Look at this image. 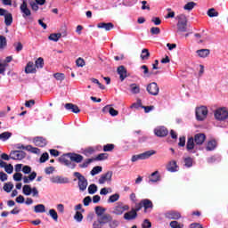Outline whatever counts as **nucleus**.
I'll list each match as a JSON object with an SVG mask.
<instances>
[{"mask_svg": "<svg viewBox=\"0 0 228 228\" xmlns=\"http://www.w3.org/2000/svg\"><path fill=\"white\" fill-rule=\"evenodd\" d=\"M215 118L216 120H226L228 118V110L225 107L217 109L215 111Z\"/></svg>", "mask_w": 228, "mask_h": 228, "instance_id": "nucleus-6", "label": "nucleus"}, {"mask_svg": "<svg viewBox=\"0 0 228 228\" xmlns=\"http://www.w3.org/2000/svg\"><path fill=\"white\" fill-rule=\"evenodd\" d=\"M150 56H151V53H149V49L144 48L142 50V53H141L142 60H147L148 58H150Z\"/></svg>", "mask_w": 228, "mask_h": 228, "instance_id": "nucleus-44", "label": "nucleus"}, {"mask_svg": "<svg viewBox=\"0 0 228 228\" xmlns=\"http://www.w3.org/2000/svg\"><path fill=\"white\" fill-rule=\"evenodd\" d=\"M11 159H24L26 158V152L22 151H14L10 154Z\"/></svg>", "mask_w": 228, "mask_h": 228, "instance_id": "nucleus-15", "label": "nucleus"}, {"mask_svg": "<svg viewBox=\"0 0 228 228\" xmlns=\"http://www.w3.org/2000/svg\"><path fill=\"white\" fill-rule=\"evenodd\" d=\"M186 149L189 151V152H191V151L195 149V141L193 140V137L188 139Z\"/></svg>", "mask_w": 228, "mask_h": 228, "instance_id": "nucleus-30", "label": "nucleus"}, {"mask_svg": "<svg viewBox=\"0 0 228 228\" xmlns=\"http://www.w3.org/2000/svg\"><path fill=\"white\" fill-rule=\"evenodd\" d=\"M35 213H45V206L44 204H38L34 207Z\"/></svg>", "mask_w": 228, "mask_h": 228, "instance_id": "nucleus-36", "label": "nucleus"}, {"mask_svg": "<svg viewBox=\"0 0 228 228\" xmlns=\"http://www.w3.org/2000/svg\"><path fill=\"white\" fill-rule=\"evenodd\" d=\"M108 158H110L108 153H100L94 159V161H105Z\"/></svg>", "mask_w": 228, "mask_h": 228, "instance_id": "nucleus-33", "label": "nucleus"}, {"mask_svg": "<svg viewBox=\"0 0 228 228\" xmlns=\"http://www.w3.org/2000/svg\"><path fill=\"white\" fill-rule=\"evenodd\" d=\"M65 108L68 110H71L72 113H79V111H81L79 107H77V105H74L73 103H66Z\"/></svg>", "mask_w": 228, "mask_h": 228, "instance_id": "nucleus-25", "label": "nucleus"}, {"mask_svg": "<svg viewBox=\"0 0 228 228\" xmlns=\"http://www.w3.org/2000/svg\"><path fill=\"white\" fill-rule=\"evenodd\" d=\"M151 35H159V33H161V29H159L158 27H152L151 28Z\"/></svg>", "mask_w": 228, "mask_h": 228, "instance_id": "nucleus-62", "label": "nucleus"}, {"mask_svg": "<svg viewBox=\"0 0 228 228\" xmlns=\"http://www.w3.org/2000/svg\"><path fill=\"white\" fill-rule=\"evenodd\" d=\"M6 67H8V64L0 62V74L4 75V72H6Z\"/></svg>", "mask_w": 228, "mask_h": 228, "instance_id": "nucleus-61", "label": "nucleus"}, {"mask_svg": "<svg viewBox=\"0 0 228 228\" xmlns=\"http://www.w3.org/2000/svg\"><path fill=\"white\" fill-rule=\"evenodd\" d=\"M154 154H156V151H148L139 155H134L131 159V161L132 163H135V161H138L140 159H149V158H151V156H154Z\"/></svg>", "mask_w": 228, "mask_h": 228, "instance_id": "nucleus-2", "label": "nucleus"}, {"mask_svg": "<svg viewBox=\"0 0 228 228\" xmlns=\"http://www.w3.org/2000/svg\"><path fill=\"white\" fill-rule=\"evenodd\" d=\"M196 145H202L206 142V134H196L193 138Z\"/></svg>", "mask_w": 228, "mask_h": 228, "instance_id": "nucleus-19", "label": "nucleus"}, {"mask_svg": "<svg viewBox=\"0 0 228 228\" xmlns=\"http://www.w3.org/2000/svg\"><path fill=\"white\" fill-rule=\"evenodd\" d=\"M177 29L181 33H186V29H188V23H177Z\"/></svg>", "mask_w": 228, "mask_h": 228, "instance_id": "nucleus-39", "label": "nucleus"}, {"mask_svg": "<svg viewBox=\"0 0 228 228\" xmlns=\"http://www.w3.org/2000/svg\"><path fill=\"white\" fill-rule=\"evenodd\" d=\"M49 215H50L51 218H53V220H54V222H58V213L56 212V210H54L53 208L50 209Z\"/></svg>", "mask_w": 228, "mask_h": 228, "instance_id": "nucleus-50", "label": "nucleus"}, {"mask_svg": "<svg viewBox=\"0 0 228 228\" xmlns=\"http://www.w3.org/2000/svg\"><path fill=\"white\" fill-rule=\"evenodd\" d=\"M36 69H44V59L42 57L36 61Z\"/></svg>", "mask_w": 228, "mask_h": 228, "instance_id": "nucleus-51", "label": "nucleus"}, {"mask_svg": "<svg viewBox=\"0 0 228 228\" xmlns=\"http://www.w3.org/2000/svg\"><path fill=\"white\" fill-rule=\"evenodd\" d=\"M130 92L131 94H134V95H136L137 94H140V86L134 83L131 84L130 86Z\"/></svg>", "mask_w": 228, "mask_h": 228, "instance_id": "nucleus-31", "label": "nucleus"}, {"mask_svg": "<svg viewBox=\"0 0 228 228\" xmlns=\"http://www.w3.org/2000/svg\"><path fill=\"white\" fill-rule=\"evenodd\" d=\"M118 74H119L121 81H124V79L127 77V70L126 69V67L119 66L118 68Z\"/></svg>", "mask_w": 228, "mask_h": 228, "instance_id": "nucleus-24", "label": "nucleus"}, {"mask_svg": "<svg viewBox=\"0 0 228 228\" xmlns=\"http://www.w3.org/2000/svg\"><path fill=\"white\" fill-rule=\"evenodd\" d=\"M141 206H142V208H144V213H148V211L150 209H152V208H154L152 201H151V200H147V199L141 200Z\"/></svg>", "mask_w": 228, "mask_h": 228, "instance_id": "nucleus-17", "label": "nucleus"}, {"mask_svg": "<svg viewBox=\"0 0 228 228\" xmlns=\"http://www.w3.org/2000/svg\"><path fill=\"white\" fill-rule=\"evenodd\" d=\"M95 213H96L98 218H100V216H102L104 215V213H106V208H104L102 207H96Z\"/></svg>", "mask_w": 228, "mask_h": 228, "instance_id": "nucleus-43", "label": "nucleus"}, {"mask_svg": "<svg viewBox=\"0 0 228 228\" xmlns=\"http://www.w3.org/2000/svg\"><path fill=\"white\" fill-rule=\"evenodd\" d=\"M33 143H35L37 147H45V145H47V141L43 137H36L33 140Z\"/></svg>", "mask_w": 228, "mask_h": 228, "instance_id": "nucleus-22", "label": "nucleus"}, {"mask_svg": "<svg viewBox=\"0 0 228 228\" xmlns=\"http://www.w3.org/2000/svg\"><path fill=\"white\" fill-rule=\"evenodd\" d=\"M216 147H218V141H216V139H210L206 144V151L211 152L215 151Z\"/></svg>", "mask_w": 228, "mask_h": 228, "instance_id": "nucleus-11", "label": "nucleus"}, {"mask_svg": "<svg viewBox=\"0 0 228 228\" xmlns=\"http://www.w3.org/2000/svg\"><path fill=\"white\" fill-rule=\"evenodd\" d=\"M118 199H120V195L118 193H116V194L110 196L107 202L109 204H113V202H117V200H118Z\"/></svg>", "mask_w": 228, "mask_h": 228, "instance_id": "nucleus-38", "label": "nucleus"}, {"mask_svg": "<svg viewBox=\"0 0 228 228\" xmlns=\"http://www.w3.org/2000/svg\"><path fill=\"white\" fill-rule=\"evenodd\" d=\"M94 159H87L82 164L79 165L80 168H86L91 163H94Z\"/></svg>", "mask_w": 228, "mask_h": 228, "instance_id": "nucleus-46", "label": "nucleus"}, {"mask_svg": "<svg viewBox=\"0 0 228 228\" xmlns=\"http://www.w3.org/2000/svg\"><path fill=\"white\" fill-rule=\"evenodd\" d=\"M29 5L31 6V9L34 11V12H38V4H37V2L35 1H30L29 2Z\"/></svg>", "mask_w": 228, "mask_h": 228, "instance_id": "nucleus-60", "label": "nucleus"}, {"mask_svg": "<svg viewBox=\"0 0 228 228\" xmlns=\"http://www.w3.org/2000/svg\"><path fill=\"white\" fill-rule=\"evenodd\" d=\"M74 218L77 222H83V214H81V212L79 211H77L74 216Z\"/></svg>", "mask_w": 228, "mask_h": 228, "instance_id": "nucleus-58", "label": "nucleus"}, {"mask_svg": "<svg viewBox=\"0 0 228 228\" xmlns=\"http://www.w3.org/2000/svg\"><path fill=\"white\" fill-rule=\"evenodd\" d=\"M25 151H28V152H32L33 154H39L40 150L38 148H35L31 145H27L25 148Z\"/></svg>", "mask_w": 228, "mask_h": 228, "instance_id": "nucleus-40", "label": "nucleus"}, {"mask_svg": "<svg viewBox=\"0 0 228 228\" xmlns=\"http://www.w3.org/2000/svg\"><path fill=\"white\" fill-rule=\"evenodd\" d=\"M20 12L22 13L23 19L30 17L31 10H29V8H28V2L26 0L22 1V4L20 6Z\"/></svg>", "mask_w": 228, "mask_h": 228, "instance_id": "nucleus-9", "label": "nucleus"}, {"mask_svg": "<svg viewBox=\"0 0 228 228\" xmlns=\"http://www.w3.org/2000/svg\"><path fill=\"white\" fill-rule=\"evenodd\" d=\"M4 191H6L7 193H10V191H12V190H13V183H6L4 185Z\"/></svg>", "mask_w": 228, "mask_h": 228, "instance_id": "nucleus-53", "label": "nucleus"}, {"mask_svg": "<svg viewBox=\"0 0 228 228\" xmlns=\"http://www.w3.org/2000/svg\"><path fill=\"white\" fill-rule=\"evenodd\" d=\"M115 149V144L108 143L103 145V152H111Z\"/></svg>", "mask_w": 228, "mask_h": 228, "instance_id": "nucleus-47", "label": "nucleus"}, {"mask_svg": "<svg viewBox=\"0 0 228 228\" xmlns=\"http://www.w3.org/2000/svg\"><path fill=\"white\" fill-rule=\"evenodd\" d=\"M50 181L51 183H53L55 184H67V183H69V178L56 175V176L51 177Z\"/></svg>", "mask_w": 228, "mask_h": 228, "instance_id": "nucleus-12", "label": "nucleus"}, {"mask_svg": "<svg viewBox=\"0 0 228 228\" xmlns=\"http://www.w3.org/2000/svg\"><path fill=\"white\" fill-rule=\"evenodd\" d=\"M151 183H158L159 181V172L155 171L150 175Z\"/></svg>", "mask_w": 228, "mask_h": 228, "instance_id": "nucleus-34", "label": "nucleus"}, {"mask_svg": "<svg viewBox=\"0 0 228 228\" xmlns=\"http://www.w3.org/2000/svg\"><path fill=\"white\" fill-rule=\"evenodd\" d=\"M97 185L95 183H92L88 187V194L89 195H94V193H97Z\"/></svg>", "mask_w": 228, "mask_h": 228, "instance_id": "nucleus-45", "label": "nucleus"}, {"mask_svg": "<svg viewBox=\"0 0 228 228\" xmlns=\"http://www.w3.org/2000/svg\"><path fill=\"white\" fill-rule=\"evenodd\" d=\"M26 74H35L37 72V67L33 63V61H29L27 63L25 68Z\"/></svg>", "mask_w": 228, "mask_h": 228, "instance_id": "nucleus-21", "label": "nucleus"}, {"mask_svg": "<svg viewBox=\"0 0 228 228\" xmlns=\"http://www.w3.org/2000/svg\"><path fill=\"white\" fill-rule=\"evenodd\" d=\"M209 53V49H200L196 51V54H198L199 58H208Z\"/></svg>", "mask_w": 228, "mask_h": 228, "instance_id": "nucleus-27", "label": "nucleus"}, {"mask_svg": "<svg viewBox=\"0 0 228 228\" xmlns=\"http://www.w3.org/2000/svg\"><path fill=\"white\" fill-rule=\"evenodd\" d=\"M102 223H101V220L98 219L97 221H94L93 224V228H102Z\"/></svg>", "mask_w": 228, "mask_h": 228, "instance_id": "nucleus-63", "label": "nucleus"}, {"mask_svg": "<svg viewBox=\"0 0 228 228\" xmlns=\"http://www.w3.org/2000/svg\"><path fill=\"white\" fill-rule=\"evenodd\" d=\"M6 37L4 36H0V49L3 50L6 47Z\"/></svg>", "mask_w": 228, "mask_h": 228, "instance_id": "nucleus-52", "label": "nucleus"}, {"mask_svg": "<svg viewBox=\"0 0 228 228\" xmlns=\"http://www.w3.org/2000/svg\"><path fill=\"white\" fill-rule=\"evenodd\" d=\"M13 179L15 181H22V175L20 173H16L13 175Z\"/></svg>", "mask_w": 228, "mask_h": 228, "instance_id": "nucleus-64", "label": "nucleus"}, {"mask_svg": "<svg viewBox=\"0 0 228 228\" xmlns=\"http://www.w3.org/2000/svg\"><path fill=\"white\" fill-rule=\"evenodd\" d=\"M138 216V213H136V210L132 209L129 212L125 213L124 218L125 220H134Z\"/></svg>", "mask_w": 228, "mask_h": 228, "instance_id": "nucleus-23", "label": "nucleus"}, {"mask_svg": "<svg viewBox=\"0 0 228 228\" xmlns=\"http://www.w3.org/2000/svg\"><path fill=\"white\" fill-rule=\"evenodd\" d=\"M68 158H69L70 161H73L74 163H81L85 158L81 154L77 153H68Z\"/></svg>", "mask_w": 228, "mask_h": 228, "instance_id": "nucleus-14", "label": "nucleus"}, {"mask_svg": "<svg viewBox=\"0 0 228 228\" xmlns=\"http://www.w3.org/2000/svg\"><path fill=\"white\" fill-rule=\"evenodd\" d=\"M102 113H110L111 117H117L118 111L111 107V105H106L102 110Z\"/></svg>", "mask_w": 228, "mask_h": 228, "instance_id": "nucleus-18", "label": "nucleus"}, {"mask_svg": "<svg viewBox=\"0 0 228 228\" xmlns=\"http://www.w3.org/2000/svg\"><path fill=\"white\" fill-rule=\"evenodd\" d=\"M207 14L208 15V17H218V12H216V10L215 8H211L207 12Z\"/></svg>", "mask_w": 228, "mask_h": 228, "instance_id": "nucleus-49", "label": "nucleus"}, {"mask_svg": "<svg viewBox=\"0 0 228 228\" xmlns=\"http://www.w3.org/2000/svg\"><path fill=\"white\" fill-rule=\"evenodd\" d=\"M208 118V107L201 106L196 108V118L197 120L202 121L206 120Z\"/></svg>", "mask_w": 228, "mask_h": 228, "instance_id": "nucleus-3", "label": "nucleus"}, {"mask_svg": "<svg viewBox=\"0 0 228 228\" xmlns=\"http://www.w3.org/2000/svg\"><path fill=\"white\" fill-rule=\"evenodd\" d=\"M154 134L156 136L163 138V136H167V134H168V130L165 128V126H159L154 129Z\"/></svg>", "mask_w": 228, "mask_h": 228, "instance_id": "nucleus-16", "label": "nucleus"}, {"mask_svg": "<svg viewBox=\"0 0 228 228\" xmlns=\"http://www.w3.org/2000/svg\"><path fill=\"white\" fill-rule=\"evenodd\" d=\"M49 40L53 42H58L61 38V33H53L49 36Z\"/></svg>", "mask_w": 228, "mask_h": 228, "instance_id": "nucleus-37", "label": "nucleus"}, {"mask_svg": "<svg viewBox=\"0 0 228 228\" xmlns=\"http://www.w3.org/2000/svg\"><path fill=\"white\" fill-rule=\"evenodd\" d=\"M195 6H197V4L195 2H189L183 6V9L187 12H191V10L195 8Z\"/></svg>", "mask_w": 228, "mask_h": 228, "instance_id": "nucleus-41", "label": "nucleus"}, {"mask_svg": "<svg viewBox=\"0 0 228 228\" xmlns=\"http://www.w3.org/2000/svg\"><path fill=\"white\" fill-rule=\"evenodd\" d=\"M142 228H151V227H152V224L151 223V221H149V219H145L142 224Z\"/></svg>", "mask_w": 228, "mask_h": 228, "instance_id": "nucleus-59", "label": "nucleus"}, {"mask_svg": "<svg viewBox=\"0 0 228 228\" xmlns=\"http://www.w3.org/2000/svg\"><path fill=\"white\" fill-rule=\"evenodd\" d=\"M124 211H129V206L122 203H118L111 211L112 215L120 216L124 214Z\"/></svg>", "mask_w": 228, "mask_h": 228, "instance_id": "nucleus-7", "label": "nucleus"}, {"mask_svg": "<svg viewBox=\"0 0 228 228\" xmlns=\"http://www.w3.org/2000/svg\"><path fill=\"white\" fill-rule=\"evenodd\" d=\"M23 195H26L27 197H29V195H32V197L38 198V189L37 187L31 188V185H24L22 188Z\"/></svg>", "mask_w": 228, "mask_h": 228, "instance_id": "nucleus-4", "label": "nucleus"}, {"mask_svg": "<svg viewBox=\"0 0 228 228\" xmlns=\"http://www.w3.org/2000/svg\"><path fill=\"white\" fill-rule=\"evenodd\" d=\"M146 90L148 94H150V95L156 96L159 94V86H158V84L156 82L150 83L147 86Z\"/></svg>", "mask_w": 228, "mask_h": 228, "instance_id": "nucleus-8", "label": "nucleus"}, {"mask_svg": "<svg viewBox=\"0 0 228 228\" xmlns=\"http://www.w3.org/2000/svg\"><path fill=\"white\" fill-rule=\"evenodd\" d=\"M97 28H99L100 29H105V31H111V29L115 28V26L111 22H109V23L101 22L97 24Z\"/></svg>", "mask_w": 228, "mask_h": 228, "instance_id": "nucleus-20", "label": "nucleus"}, {"mask_svg": "<svg viewBox=\"0 0 228 228\" xmlns=\"http://www.w3.org/2000/svg\"><path fill=\"white\" fill-rule=\"evenodd\" d=\"M119 224L120 223L118 222V220L113 219V217H111L110 221L109 222V227L117 228L118 227Z\"/></svg>", "mask_w": 228, "mask_h": 228, "instance_id": "nucleus-48", "label": "nucleus"}, {"mask_svg": "<svg viewBox=\"0 0 228 228\" xmlns=\"http://www.w3.org/2000/svg\"><path fill=\"white\" fill-rule=\"evenodd\" d=\"M169 225H170L171 228H183L184 227V225L183 224H180L177 221H172L169 224Z\"/></svg>", "mask_w": 228, "mask_h": 228, "instance_id": "nucleus-54", "label": "nucleus"}, {"mask_svg": "<svg viewBox=\"0 0 228 228\" xmlns=\"http://www.w3.org/2000/svg\"><path fill=\"white\" fill-rule=\"evenodd\" d=\"M12 134L11 132H4L0 134V140L2 142H7V140H10L12 138Z\"/></svg>", "mask_w": 228, "mask_h": 228, "instance_id": "nucleus-32", "label": "nucleus"}, {"mask_svg": "<svg viewBox=\"0 0 228 228\" xmlns=\"http://www.w3.org/2000/svg\"><path fill=\"white\" fill-rule=\"evenodd\" d=\"M113 191L111 190V188H102L100 191V195H108V193H111Z\"/></svg>", "mask_w": 228, "mask_h": 228, "instance_id": "nucleus-57", "label": "nucleus"}, {"mask_svg": "<svg viewBox=\"0 0 228 228\" xmlns=\"http://www.w3.org/2000/svg\"><path fill=\"white\" fill-rule=\"evenodd\" d=\"M0 15L1 17H4L5 26H12V23L13 22V16L10 12L6 11V9L0 8Z\"/></svg>", "mask_w": 228, "mask_h": 228, "instance_id": "nucleus-5", "label": "nucleus"}, {"mask_svg": "<svg viewBox=\"0 0 228 228\" xmlns=\"http://www.w3.org/2000/svg\"><path fill=\"white\" fill-rule=\"evenodd\" d=\"M95 151H99V147H88L82 151V154H84L85 156H92V154H94Z\"/></svg>", "mask_w": 228, "mask_h": 228, "instance_id": "nucleus-28", "label": "nucleus"}, {"mask_svg": "<svg viewBox=\"0 0 228 228\" xmlns=\"http://www.w3.org/2000/svg\"><path fill=\"white\" fill-rule=\"evenodd\" d=\"M168 172H177V162L175 160L170 161L167 166Z\"/></svg>", "mask_w": 228, "mask_h": 228, "instance_id": "nucleus-29", "label": "nucleus"}, {"mask_svg": "<svg viewBox=\"0 0 228 228\" xmlns=\"http://www.w3.org/2000/svg\"><path fill=\"white\" fill-rule=\"evenodd\" d=\"M76 65H77V67H85V65H86V63L85 62V59H83L81 57L77 59Z\"/></svg>", "mask_w": 228, "mask_h": 228, "instance_id": "nucleus-55", "label": "nucleus"}, {"mask_svg": "<svg viewBox=\"0 0 228 228\" xmlns=\"http://www.w3.org/2000/svg\"><path fill=\"white\" fill-rule=\"evenodd\" d=\"M53 77H55V79L57 81H63V79H65V74H63V73H55V74H53Z\"/></svg>", "mask_w": 228, "mask_h": 228, "instance_id": "nucleus-56", "label": "nucleus"}, {"mask_svg": "<svg viewBox=\"0 0 228 228\" xmlns=\"http://www.w3.org/2000/svg\"><path fill=\"white\" fill-rule=\"evenodd\" d=\"M165 216L169 220H179L181 218V212L170 210L165 214Z\"/></svg>", "mask_w": 228, "mask_h": 228, "instance_id": "nucleus-13", "label": "nucleus"}, {"mask_svg": "<svg viewBox=\"0 0 228 228\" xmlns=\"http://www.w3.org/2000/svg\"><path fill=\"white\" fill-rule=\"evenodd\" d=\"M74 176L78 179V188L80 191H85L88 187V180L79 172H75Z\"/></svg>", "mask_w": 228, "mask_h": 228, "instance_id": "nucleus-1", "label": "nucleus"}, {"mask_svg": "<svg viewBox=\"0 0 228 228\" xmlns=\"http://www.w3.org/2000/svg\"><path fill=\"white\" fill-rule=\"evenodd\" d=\"M101 172H102V167L96 166V167H93L90 174H91V175H97V174H101Z\"/></svg>", "mask_w": 228, "mask_h": 228, "instance_id": "nucleus-42", "label": "nucleus"}, {"mask_svg": "<svg viewBox=\"0 0 228 228\" xmlns=\"http://www.w3.org/2000/svg\"><path fill=\"white\" fill-rule=\"evenodd\" d=\"M111 216L110 214H103L102 216L98 217L100 222L104 225V224H110L111 222Z\"/></svg>", "mask_w": 228, "mask_h": 228, "instance_id": "nucleus-26", "label": "nucleus"}, {"mask_svg": "<svg viewBox=\"0 0 228 228\" xmlns=\"http://www.w3.org/2000/svg\"><path fill=\"white\" fill-rule=\"evenodd\" d=\"M178 23L177 24H188V19L186 18V15L184 14H179L176 17Z\"/></svg>", "mask_w": 228, "mask_h": 228, "instance_id": "nucleus-35", "label": "nucleus"}, {"mask_svg": "<svg viewBox=\"0 0 228 228\" xmlns=\"http://www.w3.org/2000/svg\"><path fill=\"white\" fill-rule=\"evenodd\" d=\"M111 177H113V172L108 171L102 175L98 180L99 184H104V183H110Z\"/></svg>", "mask_w": 228, "mask_h": 228, "instance_id": "nucleus-10", "label": "nucleus"}]
</instances>
